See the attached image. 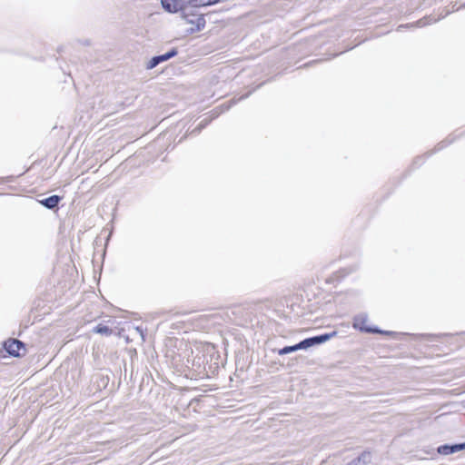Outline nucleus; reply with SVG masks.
Segmentation results:
<instances>
[{
	"label": "nucleus",
	"instance_id": "nucleus-5",
	"mask_svg": "<svg viewBox=\"0 0 465 465\" xmlns=\"http://www.w3.org/2000/svg\"><path fill=\"white\" fill-rule=\"evenodd\" d=\"M465 450V442L461 444L455 445H442L438 448V452L441 455H450L454 452H458L460 450Z\"/></svg>",
	"mask_w": 465,
	"mask_h": 465
},
{
	"label": "nucleus",
	"instance_id": "nucleus-2",
	"mask_svg": "<svg viewBox=\"0 0 465 465\" xmlns=\"http://www.w3.org/2000/svg\"><path fill=\"white\" fill-rule=\"evenodd\" d=\"M367 322H368V318L366 315H363V314H361V315H358L354 318V321H353V327L355 329H359L362 331H366V332H371V333H385V334H389L390 332L389 331H382L379 329H375V328H370L368 327L367 325Z\"/></svg>",
	"mask_w": 465,
	"mask_h": 465
},
{
	"label": "nucleus",
	"instance_id": "nucleus-11",
	"mask_svg": "<svg viewBox=\"0 0 465 465\" xmlns=\"http://www.w3.org/2000/svg\"><path fill=\"white\" fill-rule=\"evenodd\" d=\"M135 331L140 334L141 338L143 341H144V334H143V331L140 328V327H136L135 328Z\"/></svg>",
	"mask_w": 465,
	"mask_h": 465
},
{
	"label": "nucleus",
	"instance_id": "nucleus-10",
	"mask_svg": "<svg viewBox=\"0 0 465 465\" xmlns=\"http://www.w3.org/2000/svg\"><path fill=\"white\" fill-rule=\"evenodd\" d=\"M333 335H335V332H332L331 334H322V343L330 340Z\"/></svg>",
	"mask_w": 465,
	"mask_h": 465
},
{
	"label": "nucleus",
	"instance_id": "nucleus-7",
	"mask_svg": "<svg viewBox=\"0 0 465 465\" xmlns=\"http://www.w3.org/2000/svg\"><path fill=\"white\" fill-rule=\"evenodd\" d=\"M61 198L58 195H52L50 197H47L41 201V203L48 208V209H54L56 207L60 202Z\"/></svg>",
	"mask_w": 465,
	"mask_h": 465
},
{
	"label": "nucleus",
	"instance_id": "nucleus-4",
	"mask_svg": "<svg viewBox=\"0 0 465 465\" xmlns=\"http://www.w3.org/2000/svg\"><path fill=\"white\" fill-rule=\"evenodd\" d=\"M5 350L12 356H20V350L24 348V343L16 339H12L5 341Z\"/></svg>",
	"mask_w": 465,
	"mask_h": 465
},
{
	"label": "nucleus",
	"instance_id": "nucleus-8",
	"mask_svg": "<svg viewBox=\"0 0 465 465\" xmlns=\"http://www.w3.org/2000/svg\"><path fill=\"white\" fill-rule=\"evenodd\" d=\"M94 332L110 335L112 333V330L108 326L100 324L94 328Z\"/></svg>",
	"mask_w": 465,
	"mask_h": 465
},
{
	"label": "nucleus",
	"instance_id": "nucleus-9",
	"mask_svg": "<svg viewBox=\"0 0 465 465\" xmlns=\"http://www.w3.org/2000/svg\"><path fill=\"white\" fill-rule=\"evenodd\" d=\"M297 350H299L297 347V344L292 345V346H286L279 351V354H281V355L288 354V353L293 352Z\"/></svg>",
	"mask_w": 465,
	"mask_h": 465
},
{
	"label": "nucleus",
	"instance_id": "nucleus-1",
	"mask_svg": "<svg viewBox=\"0 0 465 465\" xmlns=\"http://www.w3.org/2000/svg\"><path fill=\"white\" fill-rule=\"evenodd\" d=\"M161 3L169 13L183 12L187 5H192V0H161Z\"/></svg>",
	"mask_w": 465,
	"mask_h": 465
},
{
	"label": "nucleus",
	"instance_id": "nucleus-6",
	"mask_svg": "<svg viewBox=\"0 0 465 465\" xmlns=\"http://www.w3.org/2000/svg\"><path fill=\"white\" fill-rule=\"evenodd\" d=\"M320 344V335L307 338L301 342L297 343L299 350L307 349L311 346Z\"/></svg>",
	"mask_w": 465,
	"mask_h": 465
},
{
	"label": "nucleus",
	"instance_id": "nucleus-12",
	"mask_svg": "<svg viewBox=\"0 0 465 465\" xmlns=\"http://www.w3.org/2000/svg\"><path fill=\"white\" fill-rule=\"evenodd\" d=\"M425 25V23H423L422 21H419V22H418V25H419V26H422V25Z\"/></svg>",
	"mask_w": 465,
	"mask_h": 465
},
{
	"label": "nucleus",
	"instance_id": "nucleus-3",
	"mask_svg": "<svg viewBox=\"0 0 465 465\" xmlns=\"http://www.w3.org/2000/svg\"><path fill=\"white\" fill-rule=\"evenodd\" d=\"M177 54V50L175 48L171 49L169 52L153 56L147 64V69H153L156 67L161 63H163L173 57H174Z\"/></svg>",
	"mask_w": 465,
	"mask_h": 465
}]
</instances>
